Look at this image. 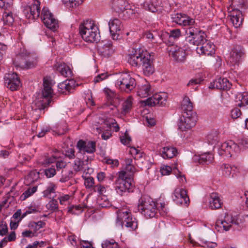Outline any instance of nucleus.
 I'll return each mask as SVG.
<instances>
[{
  "instance_id": "1",
  "label": "nucleus",
  "mask_w": 248,
  "mask_h": 248,
  "mask_svg": "<svg viewBox=\"0 0 248 248\" xmlns=\"http://www.w3.org/2000/svg\"><path fill=\"white\" fill-rule=\"evenodd\" d=\"M181 35L180 32H163L161 35L163 41L169 45L167 48L169 56L177 62H184L186 59V50L172 44Z\"/></svg>"
},
{
  "instance_id": "2",
  "label": "nucleus",
  "mask_w": 248,
  "mask_h": 248,
  "mask_svg": "<svg viewBox=\"0 0 248 248\" xmlns=\"http://www.w3.org/2000/svg\"><path fill=\"white\" fill-rule=\"evenodd\" d=\"M44 89L42 95L36 98L33 102V105L35 107V109L42 110L47 107L51 102V98L53 94L52 89V81L50 78L45 77L43 80Z\"/></svg>"
},
{
  "instance_id": "3",
  "label": "nucleus",
  "mask_w": 248,
  "mask_h": 248,
  "mask_svg": "<svg viewBox=\"0 0 248 248\" xmlns=\"http://www.w3.org/2000/svg\"><path fill=\"white\" fill-rule=\"evenodd\" d=\"M138 208L141 214L147 218L157 216L156 204L148 196H143L139 199Z\"/></svg>"
},
{
  "instance_id": "4",
  "label": "nucleus",
  "mask_w": 248,
  "mask_h": 248,
  "mask_svg": "<svg viewBox=\"0 0 248 248\" xmlns=\"http://www.w3.org/2000/svg\"><path fill=\"white\" fill-rule=\"evenodd\" d=\"M116 87L126 93H129L136 86L135 78L128 72L117 74L115 77Z\"/></svg>"
},
{
  "instance_id": "5",
  "label": "nucleus",
  "mask_w": 248,
  "mask_h": 248,
  "mask_svg": "<svg viewBox=\"0 0 248 248\" xmlns=\"http://www.w3.org/2000/svg\"><path fill=\"white\" fill-rule=\"evenodd\" d=\"M117 223L119 225H124L125 227L132 230H135L138 227V222L129 210H121L117 211Z\"/></svg>"
},
{
  "instance_id": "6",
  "label": "nucleus",
  "mask_w": 248,
  "mask_h": 248,
  "mask_svg": "<svg viewBox=\"0 0 248 248\" xmlns=\"http://www.w3.org/2000/svg\"><path fill=\"white\" fill-rule=\"evenodd\" d=\"M132 179L126 176V173L124 171L119 172L118 177L116 180V190L117 193L122 196L127 191L129 192L132 185Z\"/></svg>"
},
{
  "instance_id": "7",
  "label": "nucleus",
  "mask_w": 248,
  "mask_h": 248,
  "mask_svg": "<svg viewBox=\"0 0 248 248\" xmlns=\"http://www.w3.org/2000/svg\"><path fill=\"white\" fill-rule=\"evenodd\" d=\"M41 18L45 25L48 29L57 31L59 27V21L56 19L53 15L50 12L47 7H44L41 14Z\"/></svg>"
},
{
  "instance_id": "8",
  "label": "nucleus",
  "mask_w": 248,
  "mask_h": 248,
  "mask_svg": "<svg viewBox=\"0 0 248 248\" xmlns=\"http://www.w3.org/2000/svg\"><path fill=\"white\" fill-rule=\"evenodd\" d=\"M197 121L195 113H184L178 123V128L182 131L190 129L195 126Z\"/></svg>"
},
{
  "instance_id": "9",
  "label": "nucleus",
  "mask_w": 248,
  "mask_h": 248,
  "mask_svg": "<svg viewBox=\"0 0 248 248\" xmlns=\"http://www.w3.org/2000/svg\"><path fill=\"white\" fill-rule=\"evenodd\" d=\"M13 0H0V7L3 8L2 19L5 23H11L14 21L12 15Z\"/></svg>"
},
{
  "instance_id": "10",
  "label": "nucleus",
  "mask_w": 248,
  "mask_h": 248,
  "mask_svg": "<svg viewBox=\"0 0 248 248\" xmlns=\"http://www.w3.org/2000/svg\"><path fill=\"white\" fill-rule=\"evenodd\" d=\"M239 152V147L232 140L223 143L218 150L220 155L231 157L234 154Z\"/></svg>"
},
{
  "instance_id": "11",
  "label": "nucleus",
  "mask_w": 248,
  "mask_h": 248,
  "mask_svg": "<svg viewBox=\"0 0 248 248\" xmlns=\"http://www.w3.org/2000/svg\"><path fill=\"white\" fill-rule=\"evenodd\" d=\"M168 98V94L165 92H162L154 94L152 97L148 98L145 102L147 106H163L165 105Z\"/></svg>"
},
{
  "instance_id": "12",
  "label": "nucleus",
  "mask_w": 248,
  "mask_h": 248,
  "mask_svg": "<svg viewBox=\"0 0 248 248\" xmlns=\"http://www.w3.org/2000/svg\"><path fill=\"white\" fill-rule=\"evenodd\" d=\"M173 200L177 204L187 206L189 203V199L186 191L183 188H177L172 196Z\"/></svg>"
},
{
  "instance_id": "13",
  "label": "nucleus",
  "mask_w": 248,
  "mask_h": 248,
  "mask_svg": "<svg viewBox=\"0 0 248 248\" xmlns=\"http://www.w3.org/2000/svg\"><path fill=\"white\" fill-rule=\"evenodd\" d=\"M245 56L244 50L239 46L235 47L230 52L228 62L232 66L238 65Z\"/></svg>"
},
{
  "instance_id": "14",
  "label": "nucleus",
  "mask_w": 248,
  "mask_h": 248,
  "mask_svg": "<svg viewBox=\"0 0 248 248\" xmlns=\"http://www.w3.org/2000/svg\"><path fill=\"white\" fill-rule=\"evenodd\" d=\"M5 84L11 91H16L21 86L20 79L15 73H8L4 77Z\"/></svg>"
},
{
  "instance_id": "15",
  "label": "nucleus",
  "mask_w": 248,
  "mask_h": 248,
  "mask_svg": "<svg viewBox=\"0 0 248 248\" xmlns=\"http://www.w3.org/2000/svg\"><path fill=\"white\" fill-rule=\"evenodd\" d=\"M88 162L87 160L83 161L77 158L74 160L73 169L76 172L82 171L83 174H91L93 172V170L88 166Z\"/></svg>"
},
{
  "instance_id": "16",
  "label": "nucleus",
  "mask_w": 248,
  "mask_h": 248,
  "mask_svg": "<svg viewBox=\"0 0 248 248\" xmlns=\"http://www.w3.org/2000/svg\"><path fill=\"white\" fill-rule=\"evenodd\" d=\"M205 32H189L186 39L190 44L200 46L203 42H207Z\"/></svg>"
},
{
  "instance_id": "17",
  "label": "nucleus",
  "mask_w": 248,
  "mask_h": 248,
  "mask_svg": "<svg viewBox=\"0 0 248 248\" xmlns=\"http://www.w3.org/2000/svg\"><path fill=\"white\" fill-rule=\"evenodd\" d=\"M13 63L16 67L21 69L31 68L36 64V62L27 61L25 56L21 54L16 56L13 61Z\"/></svg>"
},
{
  "instance_id": "18",
  "label": "nucleus",
  "mask_w": 248,
  "mask_h": 248,
  "mask_svg": "<svg viewBox=\"0 0 248 248\" xmlns=\"http://www.w3.org/2000/svg\"><path fill=\"white\" fill-rule=\"evenodd\" d=\"M173 21L183 26H192L195 23V19L182 13H177L172 16Z\"/></svg>"
},
{
  "instance_id": "19",
  "label": "nucleus",
  "mask_w": 248,
  "mask_h": 248,
  "mask_svg": "<svg viewBox=\"0 0 248 248\" xmlns=\"http://www.w3.org/2000/svg\"><path fill=\"white\" fill-rule=\"evenodd\" d=\"M77 146L80 152L91 154L96 150L95 142L93 141H86L80 140L78 142Z\"/></svg>"
},
{
  "instance_id": "20",
  "label": "nucleus",
  "mask_w": 248,
  "mask_h": 248,
  "mask_svg": "<svg viewBox=\"0 0 248 248\" xmlns=\"http://www.w3.org/2000/svg\"><path fill=\"white\" fill-rule=\"evenodd\" d=\"M141 65L142 66L143 73L145 76H149L154 73L155 68L153 62L151 60V56L149 54H146L143 57V62Z\"/></svg>"
},
{
  "instance_id": "21",
  "label": "nucleus",
  "mask_w": 248,
  "mask_h": 248,
  "mask_svg": "<svg viewBox=\"0 0 248 248\" xmlns=\"http://www.w3.org/2000/svg\"><path fill=\"white\" fill-rule=\"evenodd\" d=\"M40 2L38 0H31L30 4L26 6V12L28 10L30 11L31 13L28 15L29 17H32V19H36L40 13Z\"/></svg>"
},
{
  "instance_id": "22",
  "label": "nucleus",
  "mask_w": 248,
  "mask_h": 248,
  "mask_svg": "<svg viewBox=\"0 0 248 248\" xmlns=\"http://www.w3.org/2000/svg\"><path fill=\"white\" fill-rule=\"evenodd\" d=\"M196 51L200 55H211L215 53V46L207 40V42H203L201 45L198 46Z\"/></svg>"
},
{
  "instance_id": "23",
  "label": "nucleus",
  "mask_w": 248,
  "mask_h": 248,
  "mask_svg": "<svg viewBox=\"0 0 248 248\" xmlns=\"http://www.w3.org/2000/svg\"><path fill=\"white\" fill-rule=\"evenodd\" d=\"M234 223L232 217L228 214H225L223 219H218L216 222L217 227L222 228L225 231H228Z\"/></svg>"
},
{
  "instance_id": "24",
  "label": "nucleus",
  "mask_w": 248,
  "mask_h": 248,
  "mask_svg": "<svg viewBox=\"0 0 248 248\" xmlns=\"http://www.w3.org/2000/svg\"><path fill=\"white\" fill-rule=\"evenodd\" d=\"M89 30L99 31V29L98 23L91 19L83 20L79 25V31Z\"/></svg>"
},
{
  "instance_id": "25",
  "label": "nucleus",
  "mask_w": 248,
  "mask_h": 248,
  "mask_svg": "<svg viewBox=\"0 0 248 248\" xmlns=\"http://www.w3.org/2000/svg\"><path fill=\"white\" fill-rule=\"evenodd\" d=\"M230 16L231 21L234 28H240L243 20L242 12L238 9H233L230 12Z\"/></svg>"
},
{
  "instance_id": "26",
  "label": "nucleus",
  "mask_w": 248,
  "mask_h": 248,
  "mask_svg": "<svg viewBox=\"0 0 248 248\" xmlns=\"http://www.w3.org/2000/svg\"><path fill=\"white\" fill-rule=\"evenodd\" d=\"M98 52L100 55L105 58H108L112 56L114 52L112 44L111 42H108L104 45L99 46Z\"/></svg>"
},
{
  "instance_id": "27",
  "label": "nucleus",
  "mask_w": 248,
  "mask_h": 248,
  "mask_svg": "<svg viewBox=\"0 0 248 248\" xmlns=\"http://www.w3.org/2000/svg\"><path fill=\"white\" fill-rule=\"evenodd\" d=\"M193 159L195 162H199L201 164L207 165L213 161L214 156L211 153L206 152L200 155H195Z\"/></svg>"
},
{
  "instance_id": "28",
  "label": "nucleus",
  "mask_w": 248,
  "mask_h": 248,
  "mask_svg": "<svg viewBox=\"0 0 248 248\" xmlns=\"http://www.w3.org/2000/svg\"><path fill=\"white\" fill-rule=\"evenodd\" d=\"M82 39L88 42H97L100 40L99 32H79Z\"/></svg>"
},
{
  "instance_id": "29",
  "label": "nucleus",
  "mask_w": 248,
  "mask_h": 248,
  "mask_svg": "<svg viewBox=\"0 0 248 248\" xmlns=\"http://www.w3.org/2000/svg\"><path fill=\"white\" fill-rule=\"evenodd\" d=\"M147 53L144 54H141L140 53H135L130 55L128 56V62L132 66H138L141 65L143 62V57Z\"/></svg>"
},
{
  "instance_id": "30",
  "label": "nucleus",
  "mask_w": 248,
  "mask_h": 248,
  "mask_svg": "<svg viewBox=\"0 0 248 248\" xmlns=\"http://www.w3.org/2000/svg\"><path fill=\"white\" fill-rule=\"evenodd\" d=\"M222 174L227 178H233L236 175L237 168L229 164H223L221 167Z\"/></svg>"
},
{
  "instance_id": "31",
  "label": "nucleus",
  "mask_w": 248,
  "mask_h": 248,
  "mask_svg": "<svg viewBox=\"0 0 248 248\" xmlns=\"http://www.w3.org/2000/svg\"><path fill=\"white\" fill-rule=\"evenodd\" d=\"M213 87L220 90H228L231 88V84L226 78H218L213 81Z\"/></svg>"
},
{
  "instance_id": "32",
  "label": "nucleus",
  "mask_w": 248,
  "mask_h": 248,
  "mask_svg": "<svg viewBox=\"0 0 248 248\" xmlns=\"http://www.w3.org/2000/svg\"><path fill=\"white\" fill-rule=\"evenodd\" d=\"M209 206L212 209H218L221 207L222 202L219 194L216 192L212 193L209 201Z\"/></svg>"
},
{
  "instance_id": "33",
  "label": "nucleus",
  "mask_w": 248,
  "mask_h": 248,
  "mask_svg": "<svg viewBox=\"0 0 248 248\" xmlns=\"http://www.w3.org/2000/svg\"><path fill=\"white\" fill-rule=\"evenodd\" d=\"M125 170L126 176L132 179L134 173L136 171V169L134 165L133 160L132 158H127L124 160Z\"/></svg>"
},
{
  "instance_id": "34",
  "label": "nucleus",
  "mask_w": 248,
  "mask_h": 248,
  "mask_svg": "<svg viewBox=\"0 0 248 248\" xmlns=\"http://www.w3.org/2000/svg\"><path fill=\"white\" fill-rule=\"evenodd\" d=\"M160 154L164 159L171 158L176 155L177 149L173 147L166 146L161 149Z\"/></svg>"
},
{
  "instance_id": "35",
  "label": "nucleus",
  "mask_w": 248,
  "mask_h": 248,
  "mask_svg": "<svg viewBox=\"0 0 248 248\" xmlns=\"http://www.w3.org/2000/svg\"><path fill=\"white\" fill-rule=\"evenodd\" d=\"M112 7L115 11L119 12L124 11L130 5L126 0H113Z\"/></svg>"
},
{
  "instance_id": "36",
  "label": "nucleus",
  "mask_w": 248,
  "mask_h": 248,
  "mask_svg": "<svg viewBox=\"0 0 248 248\" xmlns=\"http://www.w3.org/2000/svg\"><path fill=\"white\" fill-rule=\"evenodd\" d=\"M181 108L184 113H195L193 111V105L187 96H185L181 103Z\"/></svg>"
},
{
  "instance_id": "37",
  "label": "nucleus",
  "mask_w": 248,
  "mask_h": 248,
  "mask_svg": "<svg viewBox=\"0 0 248 248\" xmlns=\"http://www.w3.org/2000/svg\"><path fill=\"white\" fill-rule=\"evenodd\" d=\"M236 105L239 107H245L248 105V93H239L236 96Z\"/></svg>"
},
{
  "instance_id": "38",
  "label": "nucleus",
  "mask_w": 248,
  "mask_h": 248,
  "mask_svg": "<svg viewBox=\"0 0 248 248\" xmlns=\"http://www.w3.org/2000/svg\"><path fill=\"white\" fill-rule=\"evenodd\" d=\"M152 93L151 86L149 83L145 81V83L139 87L138 91V95L140 97H147Z\"/></svg>"
},
{
  "instance_id": "39",
  "label": "nucleus",
  "mask_w": 248,
  "mask_h": 248,
  "mask_svg": "<svg viewBox=\"0 0 248 248\" xmlns=\"http://www.w3.org/2000/svg\"><path fill=\"white\" fill-rule=\"evenodd\" d=\"M76 82L74 80H66L60 83L58 85V88L60 90L59 91L62 93H64L63 90L70 92L72 89L75 87Z\"/></svg>"
},
{
  "instance_id": "40",
  "label": "nucleus",
  "mask_w": 248,
  "mask_h": 248,
  "mask_svg": "<svg viewBox=\"0 0 248 248\" xmlns=\"http://www.w3.org/2000/svg\"><path fill=\"white\" fill-rule=\"evenodd\" d=\"M108 26L109 31H121L124 30L122 22L118 18L110 20L108 22Z\"/></svg>"
},
{
  "instance_id": "41",
  "label": "nucleus",
  "mask_w": 248,
  "mask_h": 248,
  "mask_svg": "<svg viewBox=\"0 0 248 248\" xmlns=\"http://www.w3.org/2000/svg\"><path fill=\"white\" fill-rule=\"evenodd\" d=\"M133 98L129 96L127 99L123 102L122 105L121 113L122 114L126 115L130 112L133 105Z\"/></svg>"
},
{
  "instance_id": "42",
  "label": "nucleus",
  "mask_w": 248,
  "mask_h": 248,
  "mask_svg": "<svg viewBox=\"0 0 248 248\" xmlns=\"http://www.w3.org/2000/svg\"><path fill=\"white\" fill-rule=\"evenodd\" d=\"M57 70L64 77H69L72 75L71 69L65 63L59 64L57 67Z\"/></svg>"
},
{
  "instance_id": "43",
  "label": "nucleus",
  "mask_w": 248,
  "mask_h": 248,
  "mask_svg": "<svg viewBox=\"0 0 248 248\" xmlns=\"http://www.w3.org/2000/svg\"><path fill=\"white\" fill-rule=\"evenodd\" d=\"M46 223L42 221H39L38 222H31L28 227L30 230H32L35 233L37 231L45 227Z\"/></svg>"
},
{
  "instance_id": "44",
  "label": "nucleus",
  "mask_w": 248,
  "mask_h": 248,
  "mask_svg": "<svg viewBox=\"0 0 248 248\" xmlns=\"http://www.w3.org/2000/svg\"><path fill=\"white\" fill-rule=\"evenodd\" d=\"M56 186L55 184L50 183L48 184L46 189L43 191V196L45 197H49L52 193L55 192Z\"/></svg>"
},
{
  "instance_id": "45",
  "label": "nucleus",
  "mask_w": 248,
  "mask_h": 248,
  "mask_svg": "<svg viewBox=\"0 0 248 248\" xmlns=\"http://www.w3.org/2000/svg\"><path fill=\"white\" fill-rule=\"evenodd\" d=\"M37 189V186L30 187L27 189L21 196L20 199L24 201L34 193Z\"/></svg>"
},
{
  "instance_id": "46",
  "label": "nucleus",
  "mask_w": 248,
  "mask_h": 248,
  "mask_svg": "<svg viewBox=\"0 0 248 248\" xmlns=\"http://www.w3.org/2000/svg\"><path fill=\"white\" fill-rule=\"evenodd\" d=\"M73 176V172L71 170L64 169L62 170V177L60 180L61 182H65L68 181Z\"/></svg>"
},
{
  "instance_id": "47",
  "label": "nucleus",
  "mask_w": 248,
  "mask_h": 248,
  "mask_svg": "<svg viewBox=\"0 0 248 248\" xmlns=\"http://www.w3.org/2000/svg\"><path fill=\"white\" fill-rule=\"evenodd\" d=\"M62 1L67 6L72 8H76L83 2L82 0H62Z\"/></svg>"
},
{
  "instance_id": "48",
  "label": "nucleus",
  "mask_w": 248,
  "mask_h": 248,
  "mask_svg": "<svg viewBox=\"0 0 248 248\" xmlns=\"http://www.w3.org/2000/svg\"><path fill=\"white\" fill-rule=\"evenodd\" d=\"M96 129L97 132L101 134L102 139L104 140H107L111 136L110 131L109 130L103 131L100 127L96 128Z\"/></svg>"
},
{
  "instance_id": "49",
  "label": "nucleus",
  "mask_w": 248,
  "mask_h": 248,
  "mask_svg": "<svg viewBox=\"0 0 248 248\" xmlns=\"http://www.w3.org/2000/svg\"><path fill=\"white\" fill-rule=\"evenodd\" d=\"M39 178V172L36 170H33L29 173L27 176V179L30 180L31 183L37 181Z\"/></svg>"
},
{
  "instance_id": "50",
  "label": "nucleus",
  "mask_w": 248,
  "mask_h": 248,
  "mask_svg": "<svg viewBox=\"0 0 248 248\" xmlns=\"http://www.w3.org/2000/svg\"><path fill=\"white\" fill-rule=\"evenodd\" d=\"M98 203L102 208H108L111 205L107 198L104 196L98 200Z\"/></svg>"
},
{
  "instance_id": "51",
  "label": "nucleus",
  "mask_w": 248,
  "mask_h": 248,
  "mask_svg": "<svg viewBox=\"0 0 248 248\" xmlns=\"http://www.w3.org/2000/svg\"><path fill=\"white\" fill-rule=\"evenodd\" d=\"M102 248H119L117 243L112 240H106L102 244Z\"/></svg>"
},
{
  "instance_id": "52",
  "label": "nucleus",
  "mask_w": 248,
  "mask_h": 248,
  "mask_svg": "<svg viewBox=\"0 0 248 248\" xmlns=\"http://www.w3.org/2000/svg\"><path fill=\"white\" fill-rule=\"evenodd\" d=\"M46 207L50 211L53 212L58 208V203L56 200H52L49 202Z\"/></svg>"
},
{
  "instance_id": "53",
  "label": "nucleus",
  "mask_w": 248,
  "mask_h": 248,
  "mask_svg": "<svg viewBox=\"0 0 248 248\" xmlns=\"http://www.w3.org/2000/svg\"><path fill=\"white\" fill-rule=\"evenodd\" d=\"M135 164L139 168L142 169L145 165L147 164V161L145 159L144 154L142 155H140V157L136 158L135 160Z\"/></svg>"
},
{
  "instance_id": "54",
  "label": "nucleus",
  "mask_w": 248,
  "mask_h": 248,
  "mask_svg": "<svg viewBox=\"0 0 248 248\" xmlns=\"http://www.w3.org/2000/svg\"><path fill=\"white\" fill-rule=\"evenodd\" d=\"M130 155L134 157V160L142 155L143 153L140 152L139 150L136 149L135 147H130L129 151Z\"/></svg>"
},
{
  "instance_id": "55",
  "label": "nucleus",
  "mask_w": 248,
  "mask_h": 248,
  "mask_svg": "<svg viewBox=\"0 0 248 248\" xmlns=\"http://www.w3.org/2000/svg\"><path fill=\"white\" fill-rule=\"evenodd\" d=\"M103 92L108 99H112L116 96V93L114 91L108 88H105Z\"/></svg>"
},
{
  "instance_id": "56",
  "label": "nucleus",
  "mask_w": 248,
  "mask_h": 248,
  "mask_svg": "<svg viewBox=\"0 0 248 248\" xmlns=\"http://www.w3.org/2000/svg\"><path fill=\"white\" fill-rule=\"evenodd\" d=\"M57 158H58V157L57 155H53L51 157L47 158L44 161H40L39 163L42 165L46 166L56 161Z\"/></svg>"
},
{
  "instance_id": "57",
  "label": "nucleus",
  "mask_w": 248,
  "mask_h": 248,
  "mask_svg": "<svg viewBox=\"0 0 248 248\" xmlns=\"http://www.w3.org/2000/svg\"><path fill=\"white\" fill-rule=\"evenodd\" d=\"M44 172L47 178H51L56 174V170L54 167H51L46 169L44 170Z\"/></svg>"
},
{
  "instance_id": "58",
  "label": "nucleus",
  "mask_w": 248,
  "mask_h": 248,
  "mask_svg": "<svg viewBox=\"0 0 248 248\" xmlns=\"http://www.w3.org/2000/svg\"><path fill=\"white\" fill-rule=\"evenodd\" d=\"M82 177L84 179V185L86 188H90L93 186L94 184V179L93 177H86L84 176V174H83Z\"/></svg>"
},
{
  "instance_id": "59",
  "label": "nucleus",
  "mask_w": 248,
  "mask_h": 248,
  "mask_svg": "<svg viewBox=\"0 0 248 248\" xmlns=\"http://www.w3.org/2000/svg\"><path fill=\"white\" fill-rule=\"evenodd\" d=\"M122 12L123 13L124 16L126 18H131L135 13L134 10L131 9L130 6L127 7L124 11H122Z\"/></svg>"
},
{
  "instance_id": "60",
  "label": "nucleus",
  "mask_w": 248,
  "mask_h": 248,
  "mask_svg": "<svg viewBox=\"0 0 248 248\" xmlns=\"http://www.w3.org/2000/svg\"><path fill=\"white\" fill-rule=\"evenodd\" d=\"M207 140L211 144H214L217 141L218 138L216 132L211 133L207 136Z\"/></svg>"
},
{
  "instance_id": "61",
  "label": "nucleus",
  "mask_w": 248,
  "mask_h": 248,
  "mask_svg": "<svg viewBox=\"0 0 248 248\" xmlns=\"http://www.w3.org/2000/svg\"><path fill=\"white\" fill-rule=\"evenodd\" d=\"M160 171L163 175H167L172 171V169L169 166L163 165L161 167Z\"/></svg>"
},
{
  "instance_id": "62",
  "label": "nucleus",
  "mask_w": 248,
  "mask_h": 248,
  "mask_svg": "<svg viewBox=\"0 0 248 248\" xmlns=\"http://www.w3.org/2000/svg\"><path fill=\"white\" fill-rule=\"evenodd\" d=\"M93 191L94 192H97L98 194L100 195H102L106 192V189L104 186L100 185H97L94 186Z\"/></svg>"
},
{
  "instance_id": "63",
  "label": "nucleus",
  "mask_w": 248,
  "mask_h": 248,
  "mask_svg": "<svg viewBox=\"0 0 248 248\" xmlns=\"http://www.w3.org/2000/svg\"><path fill=\"white\" fill-rule=\"evenodd\" d=\"M130 141L131 138L126 132L121 137V141L124 145H128Z\"/></svg>"
},
{
  "instance_id": "64",
  "label": "nucleus",
  "mask_w": 248,
  "mask_h": 248,
  "mask_svg": "<svg viewBox=\"0 0 248 248\" xmlns=\"http://www.w3.org/2000/svg\"><path fill=\"white\" fill-rule=\"evenodd\" d=\"M237 146L239 147V148L241 147H247L248 146V139L246 138H244L242 139H240L238 140V144ZM240 149H239V151Z\"/></svg>"
}]
</instances>
